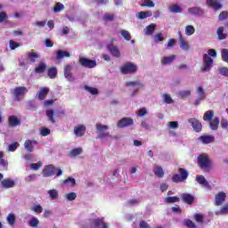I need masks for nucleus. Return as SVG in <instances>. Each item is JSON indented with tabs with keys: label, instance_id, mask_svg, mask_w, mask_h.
Instances as JSON below:
<instances>
[{
	"label": "nucleus",
	"instance_id": "nucleus-50",
	"mask_svg": "<svg viewBox=\"0 0 228 228\" xmlns=\"http://www.w3.org/2000/svg\"><path fill=\"white\" fill-rule=\"evenodd\" d=\"M196 181H197V183H199V184H204L205 186H207V184H208V181L206 180L204 175H197Z\"/></svg>",
	"mask_w": 228,
	"mask_h": 228
},
{
	"label": "nucleus",
	"instance_id": "nucleus-22",
	"mask_svg": "<svg viewBox=\"0 0 228 228\" xmlns=\"http://www.w3.org/2000/svg\"><path fill=\"white\" fill-rule=\"evenodd\" d=\"M8 124L10 127H17V126H20V119L17 116H10L8 118Z\"/></svg>",
	"mask_w": 228,
	"mask_h": 228
},
{
	"label": "nucleus",
	"instance_id": "nucleus-48",
	"mask_svg": "<svg viewBox=\"0 0 228 228\" xmlns=\"http://www.w3.org/2000/svg\"><path fill=\"white\" fill-rule=\"evenodd\" d=\"M30 227H38L40 225V221L37 217H32L28 222Z\"/></svg>",
	"mask_w": 228,
	"mask_h": 228
},
{
	"label": "nucleus",
	"instance_id": "nucleus-64",
	"mask_svg": "<svg viewBox=\"0 0 228 228\" xmlns=\"http://www.w3.org/2000/svg\"><path fill=\"white\" fill-rule=\"evenodd\" d=\"M140 228H151V225L145 222V221H141L139 224Z\"/></svg>",
	"mask_w": 228,
	"mask_h": 228
},
{
	"label": "nucleus",
	"instance_id": "nucleus-41",
	"mask_svg": "<svg viewBox=\"0 0 228 228\" xmlns=\"http://www.w3.org/2000/svg\"><path fill=\"white\" fill-rule=\"evenodd\" d=\"M169 12H171V13H181L183 9L178 4H174L173 6L169 7Z\"/></svg>",
	"mask_w": 228,
	"mask_h": 228
},
{
	"label": "nucleus",
	"instance_id": "nucleus-35",
	"mask_svg": "<svg viewBox=\"0 0 228 228\" xmlns=\"http://www.w3.org/2000/svg\"><path fill=\"white\" fill-rule=\"evenodd\" d=\"M174 60H175V55L164 57L163 59H161V63H162V65H169L170 63H172L174 61Z\"/></svg>",
	"mask_w": 228,
	"mask_h": 228
},
{
	"label": "nucleus",
	"instance_id": "nucleus-17",
	"mask_svg": "<svg viewBox=\"0 0 228 228\" xmlns=\"http://www.w3.org/2000/svg\"><path fill=\"white\" fill-rule=\"evenodd\" d=\"M198 140L204 145H208V143H215V136L213 135H200Z\"/></svg>",
	"mask_w": 228,
	"mask_h": 228
},
{
	"label": "nucleus",
	"instance_id": "nucleus-13",
	"mask_svg": "<svg viewBox=\"0 0 228 228\" xmlns=\"http://www.w3.org/2000/svg\"><path fill=\"white\" fill-rule=\"evenodd\" d=\"M72 65L68 64L64 67V77L70 83L74 82L76 78L72 76Z\"/></svg>",
	"mask_w": 228,
	"mask_h": 228
},
{
	"label": "nucleus",
	"instance_id": "nucleus-45",
	"mask_svg": "<svg viewBox=\"0 0 228 228\" xmlns=\"http://www.w3.org/2000/svg\"><path fill=\"white\" fill-rule=\"evenodd\" d=\"M183 225L188 228H197V224H195L191 219H185L183 221Z\"/></svg>",
	"mask_w": 228,
	"mask_h": 228
},
{
	"label": "nucleus",
	"instance_id": "nucleus-33",
	"mask_svg": "<svg viewBox=\"0 0 228 228\" xmlns=\"http://www.w3.org/2000/svg\"><path fill=\"white\" fill-rule=\"evenodd\" d=\"M153 173L157 177H159V178L165 176V172L163 171V167H161V166H157L155 167V170H153Z\"/></svg>",
	"mask_w": 228,
	"mask_h": 228
},
{
	"label": "nucleus",
	"instance_id": "nucleus-25",
	"mask_svg": "<svg viewBox=\"0 0 228 228\" xmlns=\"http://www.w3.org/2000/svg\"><path fill=\"white\" fill-rule=\"evenodd\" d=\"M47 75L50 79H56L58 77V69L52 67L47 69Z\"/></svg>",
	"mask_w": 228,
	"mask_h": 228
},
{
	"label": "nucleus",
	"instance_id": "nucleus-55",
	"mask_svg": "<svg viewBox=\"0 0 228 228\" xmlns=\"http://www.w3.org/2000/svg\"><path fill=\"white\" fill-rule=\"evenodd\" d=\"M221 56H222L223 61H225L226 63H228V49H225V48L223 49Z\"/></svg>",
	"mask_w": 228,
	"mask_h": 228
},
{
	"label": "nucleus",
	"instance_id": "nucleus-4",
	"mask_svg": "<svg viewBox=\"0 0 228 228\" xmlns=\"http://www.w3.org/2000/svg\"><path fill=\"white\" fill-rule=\"evenodd\" d=\"M213 58L207 53L203 54V66L200 68L201 72H209L213 67Z\"/></svg>",
	"mask_w": 228,
	"mask_h": 228
},
{
	"label": "nucleus",
	"instance_id": "nucleus-3",
	"mask_svg": "<svg viewBox=\"0 0 228 228\" xmlns=\"http://www.w3.org/2000/svg\"><path fill=\"white\" fill-rule=\"evenodd\" d=\"M178 173L179 174L173 175L171 178L173 183H183V181H186L188 179V170L180 167L178 169Z\"/></svg>",
	"mask_w": 228,
	"mask_h": 228
},
{
	"label": "nucleus",
	"instance_id": "nucleus-62",
	"mask_svg": "<svg viewBox=\"0 0 228 228\" xmlns=\"http://www.w3.org/2000/svg\"><path fill=\"white\" fill-rule=\"evenodd\" d=\"M163 40H165V37H163V34H161V32L155 35V42H163Z\"/></svg>",
	"mask_w": 228,
	"mask_h": 228
},
{
	"label": "nucleus",
	"instance_id": "nucleus-61",
	"mask_svg": "<svg viewBox=\"0 0 228 228\" xmlns=\"http://www.w3.org/2000/svg\"><path fill=\"white\" fill-rule=\"evenodd\" d=\"M177 44V41L175 38H171L168 40L167 44V49H170V47H174Z\"/></svg>",
	"mask_w": 228,
	"mask_h": 228
},
{
	"label": "nucleus",
	"instance_id": "nucleus-8",
	"mask_svg": "<svg viewBox=\"0 0 228 228\" xmlns=\"http://www.w3.org/2000/svg\"><path fill=\"white\" fill-rule=\"evenodd\" d=\"M26 94H28V88L24 86H18L13 90V95L16 101H20V96L26 95Z\"/></svg>",
	"mask_w": 228,
	"mask_h": 228
},
{
	"label": "nucleus",
	"instance_id": "nucleus-24",
	"mask_svg": "<svg viewBox=\"0 0 228 228\" xmlns=\"http://www.w3.org/2000/svg\"><path fill=\"white\" fill-rule=\"evenodd\" d=\"M188 13H191V15H203L204 14V10H202L200 7H192V8H189L187 10Z\"/></svg>",
	"mask_w": 228,
	"mask_h": 228
},
{
	"label": "nucleus",
	"instance_id": "nucleus-12",
	"mask_svg": "<svg viewBox=\"0 0 228 228\" xmlns=\"http://www.w3.org/2000/svg\"><path fill=\"white\" fill-rule=\"evenodd\" d=\"M133 118H123L118 122V127L124 129V127H129V126H133Z\"/></svg>",
	"mask_w": 228,
	"mask_h": 228
},
{
	"label": "nucleus",
	"instance_id": "nucleus-59",
	"mask_svg": "<svg viewBox=\"0 0 228 228\" xmlns=\"http://www.w3.org/2000/svg\"><path fill=\"white\" fill-rule=\"evenodd\" d=\"M228 19V12L223 11L219 14V20H225Z\"/></svg>",
	"mask_w": 228,
	"mask_h": 228
},
{
	"label": "nucleus",
	"instance_id": "nucleus-44",
	"mask_svg": "<svg viewBox=\"0 0 228 228\" xmlns=\"http://www.w3.org/2000/svg\"><path fill=\"white\" fill-rule=\"evenodd\" d=\"M37 58H40V55L37 53H28V60L31 61V63H35L37 61Z\"/></svg>",
	"mask_w": 228,
	"mask_h": 228
},
{
	"label": "nucleus",
	"instance_id": "nucleus-19",
	"mask_svg": "<svg viewBox=\"0 0 228 228\" xmlns=\"http://www.w3.org/2000/svg\"><path fill=\"white\" fill-rule=\"evenodd\" d=\"M45 113L49 122H51L52 124H56V118H58L56 111H54V110H47Z\"/></svg>",
	"mask_w": 228,
	"mask_h": 228
},
{
	"label": "nucleus",
	"instance_id": "nucleus-49",
	"mask_svg": "<svg viewBox=\"0 0 228 228\" xmlns=\"http://www.w3.org/2000/svg\"><path fill=\"white\" fill-rule=\"evenodd\" d=\"M179 97H181V99H185V97H190V95H191V91L190 90H185V91H180L178 93Z\"/></svg>",
	"mask_w": 228,
	"mask_h": 228
},
{
	"label": "nucleus",
	"instance_id": "nucleus-30",
	"mask_svg": "<svg viewBox=\"0 0 228 228\" xmlns=\"http://www.w3.org/2000/svg\"><path fill=\"white\" fill-rule=\"evenodd\" d=\"M47 69V65L45 62H40L37 67L35 68L36 74H44Z\"/></svg>",
	"mask_w": 228,
	"mask_h": 228
},
{
	"label": "nucleus",
	"instance_id": "nucleus-10",
	"mask_svg": "<svg viewBox=\"0 0 228 228\" xmlns=\"http://www.w3.org/2000/svg\"><path fill=\"white\" fill-rule=\"evenodd\" d=\"M207 5L208 8H212V10H215L216 12L222 10L224 7L222 3H220V0H207Z\"/></svg>",
	"mask_w": 228,
	"mask_h": 228
},
{
	"label": "nucleus",
	"instance_id": "nucleus-20",
	"mask_svg": "<svg viewBox=\"0 0 228 228\" xmlns=\"http://www.w3.org/2000/svg\"><path fill=\"white\" fill-rule=\"evenodd\" d=\"M182 200H183V202H184L185 204L191 206V204H193L195 200V197H193V195L190 193H183Z\"/></svg>",
	"mask_w": 228,
	"mask_h": 228
},
{
	"label": "nucleus",
	"instance_id": "nucleus-6",
	"mask_svg": "<svg viewBox=\"0 0 228 228\" xmlns=\"http://www.w3.org/2000/svg\"><path fill=\"white\" fill-rule=\"evenodd\" d=\"M79 63L82 67H86V69H94L97 67V61H95V60H90L85 57L79 59Z\"/></svg>",
	"mask_w": 228,
	"mask_h": 228
},
{
	"label": "nucleus",
	"instance_id": "nucleus-26",
	"mask_svg": "<svg viewBox=\"0 0 228 228\" xmlns=\"http://www.w3.org/2000/svg\"><path fill=\"white\" fill-rule=\"evenodd\" d=\"M49 94V88L48 87H42L39 90V93L37 94V97L39 101H44L45 97H47V94Z\"/></svg>",
	"mask_w": 228,
	"mask_h": 228
},
{
	"label": "nucleus",
	"instance_id": "nucleus-47",
	"mask_svg": "<svg viewBox=\"0 0 228 228\" xmlns=\"http://www.w3.org/2000/svg\"><path fill=\"white\" fill-rule=\"evenodd\" d=\"M120 34H121V37H123V38H125V40H126L127 42L131 40V33H129V31L122 29L120 30Z\"/></svg>",
	"mask_w": 228,
	"mask_h": 228
},
{
	"label": "nucleus",
	"instance_id": "nucleus-15",
	"mask_svg": "<svg viewBox=\"0 0 228 228\" xmlns=\"http://www.w3.org/2000/svg\"><path fill=\"white\" fill-rule=\"evenodd\" d=\"M197 93L199 94V98H197L194 102L195 106H199V104H200V102L206 99V93L204 92V88H202V86H199L197 88Z\"/></svg>",
	"mask_w": 228,
	"mask_h": 228
},
{
	"label": "nucleus",
	"instance_id": "nucleus-1",
	"mask_svg": "<svg viewBox=\"0 0 228 228\" xmlns=\"http://www.w3.org/2000/svg\"><path fill=\"white\" fill-rule=\"evenodd\" d=\"M55 174L57 177H60V175H62L63 170H61V168H56V167H54V165L53 164L45 166L42 171V175L44 177H53V175H54Z\"/></svg>",
	"mask_w": 228,
	"mask_h": 228
},
{
	"label": "nucleus",
	"instance_id": "nucleus-60",
	"mask_svg": "<svg viewBox=\"0 0 228 228\" xmlns=\"http://www.w3.org/2000/svg\"><path fill=\"white\" fill-rule=\"evenodd\" d=\"M219 72H220L221 76H224L225 77H228V68L227 67L220 68Z\"/></svg>",
	"mask_w": 228,
	"mask_h": 228
},
{
	"label": "nucleus",
	"instance_id": "nucleus-40",
	"mask_svg": "<svg viewBox=\"0 0 228 228\" xmlns=\"http://www.w3.org/2000/svg\"><path fill=\"white\" fill-rule=\"evenodd\" d=\"M193 218L197 224H204V216L200 213L194 214Z\"/></svg>",
	"mask_w": 228,
	"mask_h": 228
},
{
	"label": "nucleus",
	"instance_id": "nucleus-57",
	"mask_svg": "<svg viewBox=\"0 0 228 228\" xmlns=\"http://www.w3.org/2000/svg\"><path fill=\"white\" fill-rule=\"evenodd\" d=\"M77 198V194H76V192H69L66 194L67 200H69V201L76 200Z\"/></svg>",
	"mask_w": 228,
	"mask_h": 228
},
{
	"label": "nucleus",
	"instance_id": "nucleus-56",
	"mask_svg": "<svg viewBox=\"0 0 228 228\" xmlns=\"http://www.w3.org/2000/svg\"><path fill=\"white\" fill-rule=\"evenodd\" d=\"M19 145H20L19 142L11 143L8 146L9 152H15V151H17V148L19 147Z\"/></svg>",
	"mask_w": 228,
	"mask_h": 228
},
{
	"label": "nucleus",
	"instance_id": "nucleus-21",
	"mask_svg": "<svg viewBox=\"0 0 228 228\" xmlns=\"http://www.w3.org/2000/svg\"><path fill=\"white\" fill-rule=\"evenodd\" d=\"M108 50L112 54V56H114V58H120L122 54L120 53V50H118V47H117V45H109Z\"/></svg>",
	"mask_w": 228,
	"mask_h": 228
},
{
	"label": "nucleus",
	"instance_id": "nucleus-2",
	"mask_svg": "<svg viewBox=\"0 0 228 228\" xmlns=\"http://www.w3.org/2000/svg\"><path fill=\"white\" fill-rule=\"evenodd\" d=\"M120 72L124 75L136 74L138 72V66L134 62L126 61L120 67Z\"/></svg>",
	"mask_w": 228,
	"mask_h": 228
},
{
	"label": "nucleus",
	"instance_id": "nucleus-29",
	"mask_svg": "<svg viewBox=\"0 0 228 228\" xmlns=\"http://www.w3.org/2000/svg\"><path fill=\"white\" fill-rule=\"evenodd\" d=\"M214 117H215V111L210 110L205 112L203 116V120H205V122H211Z\"/></svg>",
	"mask_w": 228,
	"mask_h": 228
},
{
	"label": "nucleus",
	"instance_id": "nucleus-28",
	"mask_svg": "<svg viewBox=\"0 0 228 228\" xmlns=\"http://www.w3.org/2000/svg\"><path fill=\"white\" fill-rule=\"evenodd\" d=\"M57 60H63V58H70V53L68 51L59 50L56 53Z\"/></svg>",
	"mask_w": 228,
	"mask_h": 228
},
{
	"label": "nucleus",
	"instance_id": "nucleus-36",
	"mask_svg": "<svg viewBox=\"0 0 228 228\" xmlns=\"http://www.w3.org/2000/svg\"><path fill=\"white\" fill-rule=\"evenodd\" d=\"M83 152V148H76L70 151L69 153V158H76V156H79Z\"/></svg>",
	"mask_w": 228,
	"mask_h": 228
},
{
	"label": "nucleus",
	"instance_id": "nucleus-18",
	"mask_svg": "<svg viewBox=\"0 0 228 228\" xmlns=\"http://www.w3.org/2000/svg\"><path fill=\"white\" fill-rule=\"evenodd\" d=\"M85 133H86V126H85V125H78L74 127V134L76 136H85Z\"/></svg>",
	"mask_w": 228,
	"mask_h": 228
},
{
	"label": "nucleus",
	"instance_id": "nucleus-39",
	"mask_svg": "<svg viewBox=\"0 0 228 228\" xmlns=\"http://www.w3.org/2000/svg\"><path fill=\"white\" fill-rule=\"evenodd\" d=\"M181 199L178 196H172L166 198V202L167 204H175V202H180Z\"/></svg>",
	"mask_w": 228,
	"mask_h": 228
},
{
	"label": "nucleus",
	"instance_id": "nucleus-34",
	"mask_svg": "<svg viewBox=\"0 0 228 228\" xmlns=\"http://www.w3.org/2000/svg\"><path fill=\"white\" fill-rule=\"evenodd\" d=\"M147 17H152V11H142L138 13V19L140 20L147 19Z\"/></svg>",
	"mask_w": 228,
	"mask_h": 228
},
{
	"label": "nucleus",
	"instance_id": "nucleus-7",
	"mask_svg": "<svg viewBox=\"0 0 228 228\" xmlns=\"http://www.w3.org/2000/svg\"><path fill=\"white\" fill-rule=\"evenodd\" d=\"M188 122L191 124L195 133H200V131H202V123H200L199 119L191 118L188 119Z\"/></svg>",
	"mask_w": 228,
	"mask_h": 228
},
{
	"label": "nucleus",
	"instance_id": "nucleus-63",
	"mask_svg": "<svg viewBox=\"0 0 228 228\" xmlns=\"http://www.w3.org/2000/svg\"><path fill=\"white\" fill-rule=\"evenodd\" d=\"M40 133L42 136H48V134H51V130L47 127H44L41 129Z\"/></svg>",
	"mask_w": 228,
	"mask_h": 228
},
{
	"label": "nucleus",
	"instance_id": "nucleus-37",
	"mask_svg": "<svg viewBox=\"0 0 228 228\" xmlns=\"http://www.w3.org/2000/svg\"><path fill=\"white\" fill-rule=\"evenodd\" d=\"M156 31V24L151 23L146 27L145 35H152Z\"/></svg>",
	"mask_w": 228,
	"mask_h": 228
},
{
	"label": "nucleus",
	"instance_id": "nucleus-58",
	"mask_svg": "<svg viewBox=\"0 0 228 228\" xmlns=\"http://www.w3.org/2000/svg\"><path fill=\"white\" fill-rule=\"evenodd\" d=\"M69 183H70L71 186H76V179L68 177V179L63 181V184H69Z\"/></svg>",
	"mask_w": 228,
	"mask_h": 228
},
{
	"label": "nucleus",
	"instance_id": "nucleus-51",
	"mask_svg": "<svg viewBox=\"0 0 228 228\" xmlns=\"http://www.w3.org/2000/svg\"><path fill=\"white\" fill-rule=\"evenodd\" d=\"M126 86H139L142 88L143 87V84L140 81H130L126 83Z\"/></svg>",
	"mask_w": 228,
	"mask_h": 228
},
{
	"label": "nucleus",
	"instance_id": "nucleus-42",
	"mask_svg": "<svg viewBox=\"0 0 228 228\" xmlns=\"http://www.w3.org/2000/svg\"><path fill=\"white\" fill-rule=\"evenodd\" d=\"M141 6H142V8H154L155 4L151 0H144Z\"/></svg>",
	"mask_w": 228,
	"mask_h": 228
},
{
	"label": "nucleus",
	"instance_id": "nucleus-23",
	"mask_svg": "<svg viewBox=\"0 0 228 228\" xmlns=\"http://www.w3.org/2000/svg\"><path fill=\"white\" fill-rule=\"evenodd\" d=\"M37 141L26 140L24 147L28 152H33L34 145H37Z\"/></svg>",
	"mask_w": 228,
	"mask_h": 228
},
{
	"label": "nucleus",
	"instance_id": "nucleus-9",
	"mask_svg": "<svg viewBox=\"0 0 228 228\" xmlns=\"http://www.w3.org/2000/svg\"><path fill=\"white\" fill-rule=\"evenodd\" d=\"M96 129L100 133L97 138L102 139V138H108V136H110V134L102 132V131H108L109 129L108 126L97 124Z\"/></svg>",
	"mask_w": 228,
	"mask_h": 228
},
{
	"label": "nucleus",
	"instance_id": "nucleus-53",
	"mask_svg": "<svg viewBox=\"0 0 228 228\" xmlns=\"http://www.w3.org/2000/svg\"><path fill=\"white\" fill-rule=\"evenodd\" d=\"M103 20L110 21V22L115 20V14H113V13H105L104 16H103Z\"/></svg>",
	"mask_w": 228,
	"mask_h": 228
},
{
	"label": "nucleus",
	"instance_id": "nucleus-16",
	"mask_svg": "<svg viewBox=\"0 0 228 228\" xmlns=\"http://www.w3.org/2000/svg\"><path fill=\"white\" fill-rule=\"evenodd\" d=\"M178 44L183 51H190V44H188V41L184 40V37H183V34H181V32H178Z\"/></svg>",
	"mask_w": 228,
	"mask_h": 228
},
{
	"label": "nucleus",
	"instance_id": "nucleus-46",
	"mask_svg": "<svg viewBox=\"0 0 228 228\" xmlns=\"http://www.w3.org/2000/svg\"><path fill=\"white\" fill-rule=\"evenodd\" d=\"M195 33V28L191 25L186 26L185 28V35L187 37H191V35H193Z\"/></svg>",
	"mask_w": 228,
	"mask_h": 228
},
{
	"label": "nucleus",
	"instance_id": "nucleus-14",
	"mask_svg": "<svg viewBox=\"0 0 228 228\" xmlns=\"http://www.w3.org/2000/svg\"><path fill=\"white\" fill-rule=\"evenodd\" d=\"M227 199V194L224 191H219L215 197V206H222Z\"/></svg>",
	"mask_w": 228,
	"mask_h": 228
},
{
	"label": "nucleus",
	"instance_id": "nucleus-27",
	"mask_svg": "<svg viewBox=\"0 0 228 228\" xmlns=\"http://www.w3.org/2000/svg\"><path fill=\"white\" fill-rule=\"evenodd\" d=\"M1 185L3 188H5V189L13 188V186H15V182L11 179H4L1 182Z\"/></svg>",
	"mask_w": 228,
	"mask_h": 228
},
{
	"label": "nucleus",
	"instance_id": "nucleus-32",
	"mask_svg": "<svg viewBox=\"0 0 228 228\" xmlns=\"http://www.w3.org/2000/svg\"><path fill=\"white\" fill-rule=\"evenodd\" d=\"M216 35L218 40H225V38H227V34L224 33V27H219L216 29Z\"/></svg>",
	"mask_w": 228,
	"mask_h": 228
},
{
	"label": "nucleus",
	"instance_id": "nucleus-43",
	"mask_svg": "<svg viewBox=\"0 0 228 228\" xmlns=\"http://www.w3.org/2000/svg\"><path fill=\"white\" fill-rule=\"evenodd\" d=\"M65 9V6L63 4L58 2L55 4V6L53 7V12L54 13H59V12H62V10Z\"/></svg>",
	"mask_w": 228,
	"mask_h": 228
},
{
	"label": "nucleus",
	"instance_id": "nucleus-31",
	"mask_svg": "<svg viewBox=\"0 0 228 228\" xmlns=\"http://www.w3.org/2000/svg\"><path fill=\"white\" fill-rule=\"evenodd\" d=\"M219 124H220L219 118H216L215 119H212L211 121H209L210 129H212V131H216V129H218Z\"/></svg>",
	"mask_w": 228,
	"mask_h": 228
},
{
	"label": "nucleus",
	"instance_id": "nucleus-11",
	"mask_svg": "<svg viewBox=\"0 0 228 228\" xmlns=\"http://www.w3.org/2000/svg\"><path fill=\"white\" fill-rule=\"evenodd\" d=\"M92 228H109L108 224L104 223V217L94 219L91 224Z\"/></svg>",
	"mask_w": 228,
	"mask_h": 228
},
{
	"label": "nucleus",
	"instance_id": "nucleus-54",
	"mask_svg": "<svg viewBox=\"0 0 228 228\" xmlns=\"http://www.w3.org/2000/svg\"><path fill=\"white\" fill-rule=\"evenodd\" d=\"M7 222H8L9 225H15V215L9 214L7 216Z\"/></svg>",
	"mask_w": 228,
	"mask_h": 228
},
{
	"label": "nucleus",
	"instance_id": "nucleus-38",
	"mask_svg": "<svg viewBox=\"0 0 228 228\" xmlns=\"http://www.w3.org/2000/svg\"><path fill=\"white\" fill-rule=\"evenodd\" d=\"M84 88H85V90H86V92H89V94H91V95H99V90L95 87L85 86Z\"/></svg>",
	"mask_w": 228,
	"mask_h": 228
},
{
	"label": "nucleus",
	"instance_id": "nucleus-52",
	"mask_svg": "<svg viewBox=\"0 0 228 228\" xmlns=\"http://www.w3.org/2000/svg\"><path fill=\"white\" fill-rule=\"evenodd\" d=\"M48 194L51 197L52 200L58 199V191L55 189L48 191Z\"/></svg>",
	"mask_w": 228,
	"mask_h": 228
},
{
	"label": "nucleus",
	"instance_id": "nucleus-5",
	"mask_svg": "<svg viewBox=\"0 0 228 228\" xmlns=\"http://www.w3.org/2000/svg\"><path fill=\"white\" fill-rule=\"evenodd\" d=\"M198 164L201 168H209L211 167V160L208 155H200L198 157Z\"/></svg>",
	"mask_w": 228,
	"mask_h": 228
}]
</instances>
